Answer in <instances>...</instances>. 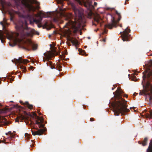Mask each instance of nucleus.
Wrapping results in <instances>:
<instances>
[{
  "label": "nucleus",
  "instance_id": "f03ea898",
  "mask_svg": "<svg viewBox=\"0 0 152 152\" xmlns=\"http://www.w3.org/2000/svg\"><path fill=\"white\" fill-rule=\"evenodd\" d=\"M116 92L117 100L115 101L112 104L114 115L118 116L121 113V115H125L130 111L127 108L126 101L122 98V92L121 91L117 90Z\"/></svg>",
  "mask_w": 152,
  "mask_h": 152
},
{
  "label": "nucleus",
  "instance_id": "cd10ccee",
  "mask_svg": "<svg viewBox=\"0 0 152 152\" xmlns=\"http://www.w3.org/2000/svg\"><path fill=\"white\" fill-rule=\"evenodd\" d=\"M34 67L31 66H30V67H29V69L32 70L34 69Z\"/></svg>",
  "mask_w": 152,
  "mask_h": 152
},
{
  "label": "nucleus",
  "instance_id": "72a5a7b5",
  "mask_svg": "<svg viewBox=\"0 0 152 152\" xmlns=\"http://www.w3.org/2000/svg\"><path fill=\"white\" fill-rule=\"evenodd\" d=\"M124 97H126V98H127V97H128V95L127 94H124Z\"/></svg>",
  "mask_w": 152,
  "mask_h": 152
},
{
  "label": "nucleus",
  "instance_id": "58836bf2",
  "mask_svg": "<svg viewBox=\"0 0 152 152\" xmlns=\"http://www.w3.org/2000/svg\"><path fill=\"white\" fill-rule=\"evenodd\" d=\"M59 10H66V9H65V8H64L63 9H62V8H60L59 9Z\"/></svg>",
  "mask_w": 152,
  "mask_h": 152
},
{
  "label": "nucleus",
  "instance_id": "37998d69",
  "mask_svg": "<svg viewBox=\"0 0 152 152\" xmlns=\"http://www.w3.org/2000/svg\"><path fill=\"white\" fill-rule=\"evenodd\" d=\"M120 27H122V25L121 24L120 25Z\"/></svg>",
  "mask_w": 152,
  "mask_h": 152
},
{
  "label": "nucleus",
  "instance_id": "20e7f679",
  "mask_svg": "<svg viewBox=\"0 0 152 152\" xmlns=\"http://www.w3.org/2000/svg\"><path fill=\"white\" fill-rule=\"evenodd\" d=\"M0 23L2 26L3 29L4 30V32L1 30H0V39L1 40V42L4 43V40L6 37L4 34H6L8 39L12 40L13 41V43L10 42L9 45L12 47L16 45L19 40L17 37H14L13 33H10L5 29V26L2 22H0Z\"/></svg>",
  "mask_w": 152,
  "mask_h": 152
},
{
  "label": "nucleus",
  "instance_id": "de8ad7c7",
  "mask_svg": "<svg viewBox=\"0 0 152 152\" xmlns=\"http://www.w3.org/2000/svg\"><path fill=\"white\" fill-rule=\"evenodd\" d=\"M50 37V35H49V37Z\"/></svg>",
  "mask_w": 152,
  "mask_h": 152
},
{
  "label": "nucleus",
  "instance_id": "4be33fe9",
  "mask_svg": "<svg viewBox=\"0 0 152 152\" xmlns=\"http://www.w3.org/2000/svg\"><path fill=\"white\" fill-rule=\"evenodd\" d=\"M48 65V66H50L52 69H55V66L53 65L51 61H49V64Z\"/></svg>",
  "mask_w": 152,
  "mask_h": 152
},
{
  "label": "nucleus",
  "instance_id": "a19ab883",
  "mask_svg": "<svg viewBox=\"0 0 152 152\" xmlns=\"http://www.w3.org/2000/svg\"><path fill=\"white\" fill-rule=\"evenodd\" d=\"M93 25H95L96 26V24H95V23H93Z\"/></svg>",
  "mask_w": 152,
  "mask_h": 152
},
{
  "label": "nucleus",
  "instance_id": "423d86ee",
  "mask_svg": "<svg viewBox=\"0 0 152 152\" xmlns=\"http://www.w3.org/2000/svg\"><path fill=\"white\" fill-rule=\"evenodd\" d=\"M33 115L35 116V118L37 119L35 121V124H37L39 128H42V129H38V128H37V130L35 131H34L31 129L32 134L34 136L36 135H41L45 131L44 126L42 124L43 121V119L42 118L37 116L35 113H34Z\"/></svg>",
  "mask_w": 152,
  "mask_h": 152
},
{
  "label": "nucleus",
  "instance_id": "2f4dec72",
  "mask_svg": "<svg viewBox=\"0 0 152 152\" xmlns=\"http://www.w3.org/2000/svg\"><path fill=\"white\" fill-rule=\"evenodd\" d=\"M149 144H150V145H152V139L151 140Z\"/></svg>",
  "mask_w": 152,
  "mask_h": 152
},
{
  "label": "nucleus",
  "instance_id": "c9c22d12",
  "mask_svg": "<svg viewBox=\"0 0 152 152\" xmlns=\"http://www.w3.org/2000/svg\"><path fill=\"white\" fill-rule=\"evenodd\" d=\"M97 4V3L96 2H94V5L95 6H96Z\"/></svg>",
  "mask_w": 152,
  "mask_h": 152
},
{
  "label": "nucleus",
  "instance_id": "9b49d317",
  "mask_svg": "<svg viewBox=\"0 0 152 152\" xmlns=\"http://www.w3.org/2000/svg\"><path fill=\"white\" fill-rule=\"evenodd\" d=\"M15 62L16 63L19 64V67L22 70V71L25 72L26 71L25 67L23 66L21 64H26L29 62V61L27 59H23L21 57H19L18 59H15Z\"/></svg>",
  "mask_w": 152,
  "mask_h": 152
},
{
  "label": "nucleus",
  "instance_id": "8fccbe9b",
  "mask_svg": "<svg viewBox=\"0 0 152 152\" xmlns=\"http://www.w3.org/2000/svg\"><path fill=\"white\" fill-rule=\"evenodd\" d=\"M41 114V113L39 114V115H40Z\"/></svg>",
  "mask_w": 152,
  "mask_h": 152
},
{
  "label": "nucleus",
  "instance_id": "2eb2a0df",
  "mask_svg": "<svg viewBox=\"0 0 152 152\" xmlns=\"http://www.w3.org/2000/svg\"><path fill=\"white\" fill-rule=\"evenodd\" d=\"M148 139V137H145L142 140L139 141L138 142V143L142 145L143 146H146L147 144Z\"/></svg>",
  "mask_w": 152,
  "mask_h": 152
},
{
  "label": "nucleus",
  "instance_id": "6ab92c4d",
  "mask_svg": "<svg viewBox=\"0 0 152 152\" xmlns=\"http://www.w3.org/2000/svg\"><path fill=\"white\" fill-rule=\"evenodd\" d=\"M25 105H26V107L29 109L31 110L33 109V105L32 104H29L28 102H25Z\"/></svg>",
  "mask_w": 152,
  "mask_h": 152
},
{
  "label": "nucleus",
  "instance_id": "bb28decb",
  "mask_svg": "<svg viewBox=\"0 0 152 152\" xmlns=\"http://www.w3.org/2000/svg\"><path fill=\"white\" fill-rule=\"evenodd\" d=\"M3 21H4V24L6 25H7L8 23H7V20L5 18H3Z\"/></svg>",
  "mask_w": 152,
  "mask_h": 152
},
{
  "label": "nucleus",
  "instance_id": "49530a36",
  "mask_svg": "<svg viewBox=\"0 0 152 152\" xmlns=\"http://www.w3.org/2000/svg\"><path fill=\"white\" fill-rule=\"evenodd\" d=\"M32 63H34V61H32Z\"/></svg>",
  "mask_w": 152,
  "mask_h": 152
},
{
  "label": "nucleus",
  "instance_id": "393cba45",
  "mask_svg": "<svg viewBox=\"0 0 152 152\" xmlns=\"http://www.w3.org/2000/svg\"><path fill=\"white\" fill-rule=\"evenodd\" d=\"M57 69L59 71H61L62 66L59 64L57 65Z\"/></svg>",
  "mask_w": 152,
  "mask_h": 152
},
{
  "label": "nucleus",
  "instance_id": "f8f14e48",
  "mask_svg": "<svg viewBox=\"0 0 152 152\" xmlns=\"http://www.w3.org/2000/svg\"><path fill=\"white\" fill-rule=\"evenodd\" d=\"M130 31V30L127 28L123 31V34L122 32H120V34L122 35V38L124 41H129L128 35Z\"/></svg>",
  "mask_w": 152,
  "mask_h": 152
},
{
  "label": "nucleus",
  "instance_id": "412c9836",
  "mask_svg": "<svg viewBox=\"0 0 152 152\" xmlns=\"http://www.w3.org/2000/svg\"><path fill=\"white\" fill-rule=\"evenodd\" d=\"M146 152H152V145L149 144L148 148L146 150Z\"/></svg>",
  "mask_w": 152,
  "mask_h": 152
},
{
  "label": "nucleus",
  "instance_id": "4c0bfd02",
  "mask_svg": "<svg viewBox=\"0 0 152 152\" xmlns=\"http://www.w3.org/2000/svg\"><path fill=\"white\" fill-rule=\"evenodd\" d=\"M106 10H113V9H110V8H107Z\"/></svg>",
  "mask_w": 152,
  "mask_h": 152
},
{
  "label": "nucleus",
  "instance_id": "dca6fc26",
  "mask_svg": "<svg viewBox=\"0 0 152 152\" xmlns=\"http://www.w3.org/2000/svg\"><path fill=\"white\" fill-rule=\"evenodd\" d=\"M43 61L45 62L46 61H48V62L46 63L47 65V66H48V64H49V61H50L51 58V56L50 55H47L44 58L43 57Z\"/></svg>",
  "mask_w": 152,
  "mask_h": 152
},
{
  "label": "nucleus",
  "instance_id": "39448f33",
  "mask_svg": "<svg viewBox=\"0 0 152 152\" xmlns=\"http://www.w3.org/2000/svg\"><path fill=\"white\" fill-rule=\"evenodd\" d=\"M65 10H56L55 12V17L57 18H59L61 16H64L66 18V19L67 20L66 23L65 27L69 28L73 26L74 24L73 21L71 20V19L73 17L72 14L70 13H68L64 12Z\"/></svg>",
  "mask_w": 152,
  "mask_h": 152
},
{
  "label": "nucleus",
  "instance_id": "aec40b11",
  "mask_svg": "<svg viewBox=\"0 0 152 152\" xmlns=\"http://www.w3.org/2000/svg\"><path fill=\"white\" fill-rule=\"evenodd\" d=\"M6 135L9 134L10 135V137L11 138H13L15 137V135L13 134L10 131L8 133H6Z\"/></svg>",
  "mask_w": 152,
  "mask_h": 152
},
{
  "label": "nucleus",
  "instance_id": "3c124183",
  "mask_svg": "<svg viewBox=\"0 0 152 152\" xmlns=\"http://www.w3.org/2000/svg\"><path fill=\"white\" fill-rule=\"evenodd\" d=\"M125 4H126V2H125Z\"/></svg>",
  "mask_w": 152,
  "mask_h": 152
},
{
  "label": "nucleus",
  "instance_id": "0eeeda50",
  "mask_svg": "<svg viewBox=\"0 0 152 152\" xmlns=\"http://www.w3.org/2000/svg\"><path fill=\"white\" fill-rule=\"evenodd\" d=\"M21 2L28 10H38L40 8L39 3L36 0H21Z\"/></svg>",
  "mask_w": 152,
  "mask_h": 152
},
{
  "label": "nucleus",
  "instance_id": "a211bd4d",
  "mask_svg": "<svg viewBox=\"0 0 152 152\" xmlns=\"http://www.w3.org/2000/svg\"><path fill=\"white\" fill-rule=\"evenodd\" d=\"M18 120L15 119V121L18 122L19 120H20V121L24 120L26 119H27L26 117L23 115H20L18 116Z\"/></svg>",
  "mask_w": 152,
  "mask_h": 152
},
{
  "label": "nucleus",
  "instance_id": "a18cd8bd",
  "mask_svg": "<svg viewBox=\"0 0 152 152\" xmlns=\"http://www.w3.org/2000/svg\"><path fill=\"white\" fill-rule=\"evenodd\" d=\"M54 33H56V32L55 31H54Z\"/></svg>",
  "mask_w": 152,
  "mask_h": 152
},
{
  "label": "nucleus",
  "instance_id": "7ed1b4c3",
  "mask_svg": "<svg viewBox=\"0 0 152 152\" xmlns=\"http://www.w3.org/2000/svg\"><path fill=\"white\" fill-rule=\"evenodd\" d=\"M92 10H86L85 14L83 13V10H73V12L75 18L79 20H82L85 15L89 18H94V21L98 23H100V21L102 20L101 16L96 12H93Z\"/></svg>",
  "mask_w": 152,
  "mask_h": 152
},
{
  "label": "nucleus",
  "instance_id": "09e8293b",
  "mask_svg": "<svg viewBox=\"0 0 152 152\" xmlns=\"http://www.w3.org/2000/svg\"><path fill=\"white\" fill-rule=\"evenodd\" d=\"M0 106H1V103H0Z\"/></svg>",
  "mask_w": 152,
  "mask_h": 152
},
{
  "label": "nucleus",
  "instance_id": "7c9ffc66",
  "mask_svg": "<svg viewBox=\"0 0 152 152\" xmlns=\"http://www.w3.org/2000/svg\"><path fill=\"white\" fill-rule=\"evenodd\" d=\"M146 76H145V75H143V80H145L146 78Z\"/></svg>",
  "mask_w": 152,
  "mask_h": 152
},
{
  "label": "nucleus",
  "instance_id": "c756f323",
  "mask_svg": "<svg viewBox=\"0 0 152 152\" xmlns=\"http://www.w3.org/2000/svg\"><path fill=\"white\" fill-rule=\"evenodd\" d=\"M94 121V119L93 118H90V121Z\"/></svg>",
  "mask_w": 152,
  "mask_h": 152
},
{
  "label": "nucleus",
  "instance_id": "79ce46f5",
  "mask_svg": "<svg viewBox=\"0 0 152 152\" xmlns=\"http://www.w3.org/2000/svg\"><path fill=\"white\" fill-rule=\"evenodd\" d=\"M136 94V93H134V94H133V95H134V96H135V95H135V94Z\"/></svg>",
  "mask_w": 152,
  "mask_h": 152
},
{
  "label": "nucleus",
  "instance_id": "5701e85b",
  "mask_svg": "<svg viewBox=\"0 0 152 152\" xmlns=\"http://www.w3.org/2000/svg\"><path fill=\"white\" fill-rule=\"evenodd\" d=\"M150 114H148L147 115V117L149 119L152 118V110H151L150 111Z\"/></svg>",
  "mask_w": 152,
  "mask_h": 152
},
{
  "label": "nucleus",
  "instance_id": "e433bc0d",
  "mask_svg": "<svg viewBox=\"0 0 152 152\" xmlns=\"http://www.w3.org/2000/svg\"><path fill=\"white\" fill-rule=\"evenodd\" d=\"M47 54H46V53H44V56H45H45H47Z\"/></svg>",
  "mask_w": 152,
  "mask_h": 152
},
{
  "label": "nucleus",
  "instance_id": "c85d7f7f",
  "mask_svg": "<svg viewBox=\"0 0 152 152\" xmlns=\"http://www.w3.org/2000/svg\"><path fill=\"white\" fill-rule=\"evenodd\" d=\"M20 102L22 105H25V103H23L22 101H20Z\"/></svg>",
  "mask_w": 152,
  "mask_h": 152
},
{
  "label": "nucleus",
  "instance_id": "b1692460",
  "mask_svg": "<svg viewBox=\"0 0 152 152\" xmlns=\"http://www.w3.org/2000/svg\"><path fill=\"white\" fill-rule=\"evenodd\" d=\"M69 4H70L71 5V6L74 9L73 10H76V9H75V6L74 3H73L72 2H69V3H68Z\"/></svg>",
  "mask_w": 152,
  "mask_h": 152
},
{
  "label": "nucleus",
  "instance_id": "4468645a",
  "mask_svg": "<svg viewBox=\"0 0 152 152\" xmlns=\"http://www.w3.org/2000/svg\"><path fill=\"white\" fill-rule=\"evenodd\" d=\"M7 121V119L4 117L0 118V126H6L9 124V122Z\"/></svg>",
  "mask_w": 152,
  "mask_h": 152
},
{
  "label": "nucleus",
  "instance_id": "f704fd0d",
  "mask_svg": "<svg viewBox=\"0 0 152 152\" xmlns=\"http://www.w3.org/2000/svg\"><path fill=\"white\" fill-rule=\"evenodd\" d=\"M102 41L104 42H105L106 41V39L104 38V39H103V40H102Z\"/></svg>",
  "mask_w": 152,
  "mask_h": 152
},
{
  "label": "nucleus",
  "instance_id": "f257e3e1",
  "mask_svg": "<svg viewBox=\"0 0 152 152\" xmlns=\"http://www.w3.org/2000/svg\"><path fill=\"white\" fill-rule=\"evenodd\" d=\"M35 10H18L15 12L20 17L23 18L19 20L15 24V28L18 32L16 34L17 37L20 36L23 39L30 35V33L28 31V28L27 26V23L25 18L29 20L30 23L33 22L37 23H39V20L35 19V17H37V15L34 14L33 13Z\"/></svg>",
  "mask_w": 152,
  "mask_h": 152
},
{
  "label": "nucleus",
  "instance_id": "6e6552de",
  "mask_svg": "<svg viewBox=\"0 0 152 152\" xmlns=\"http://www.w3.org/2000/svg\"><path fill=\"white\" fill-rule=\"evenodd\" d=\"M115 13L118 16V20H116L114 17L111 15H110L111 16L112 18V23L106 25H105L106 27L110 29H112L113 27H116L117 23L119 22L121 18V16L120 15V13L118 12L117 11H115Z\"/></svg>",
  "mask_w": 152,
  "mask_h": 152
},
{
  "label": "nucleus",
  "instance_id": "f3484780",
  "mask_svg": "<svg viewBox=\"0 0 152 152\" xmlns=\"http://www.w3.org/2000/svg\"><path fill=\"white\" fill-rule=\"evenodd\" d=\"M69 41H70L72 44L75 45H77L78 44V42L77 40L75 38H71Z\"/></svg>",
  "mask_w": 152,
  "mask_h": 152
},
{
  "label": "nucleus",
  "instance_id": "603ef678",
  "mask_svg": "<svg viewBox=\"0 0 152 152\" xmlns=\"http://www.w3.org/2000/svg\"><path fill=\"white\" fill-rule=\"evenodd\" d=\"M112 90H113V88H112Z\"/></svg>",
  "mask_w": 152,
  "mask_h": 152
},
{
  "label": "nucleus",
  "instance_id": "1a4fd4ad",
  "mask_svg": "<svg viewBox=\"0 0 152 152\" xmlns=\"http://www.w3.org/2000/svg\"><path fill=\"white\" fill-rule=\"evenodd\" d=\"M21 47L23 49L28 50H31L32 49L33 50H35L37 49V45L29 41L25 42L23 45H21Z\"/></svg>",
  "mask_w": 152,
  "mask_h": 152
},
{
  "label": "nucleus",
  "instance_id": "473e14b6",
  "mask_svg": "<svg viewBox=\"0 0 152 152\" xmlns=\"http://www.w3.org/2000/svg\"><path fill=\"white\" fill-rule=\"evenodd\" d=\"M147 77L148 78V80H149L150 79V76L149 74L147 76Z\"/></svg>",
  "mask_w": 152,
  "mask_h": 152
},
{
  "label": "nucleus",
  "instance_id": "a878e982",
  "mask_svg": "<svg viewBox=\"0 0 152 152\" xmlns=\"http://www.w3.org/2000/svg\"><path fill=\"white\" fill-rule=\"evenodd\" d=\"M80 53L82 55H83L84 54V53H85L84 50H79Z\"/></svg>",
  "mask_w": 152,
  "mask_h": 152
},
{
  "label": "nucleus",
  "instance_id": "ea45409f",
  "mask_svg": "<svg viewBox=\"0 0 152 152\" xmlns=\"http://www.w3.org/2000/svg\"><path fill=\"white\" fill-rule=\"evenodd\" d=\"M10 80L12 82V81H13V80H12V79H11Z\"/></svg>",
  "mask_w": 152,
  "mask_h": 152
},
{
  "label": "nucleus",
  "instance_id": "9d476101",
  "mask_svg": "<svg viewBox=\"0 0 152 152\" xmlns=\"http://www.w3.org/2000/svg\"><path fill=\"white\" fill-rule=\"evenodd\" d=\"M81 5H83L87 8V10H91L93 8L94 6L92 5L91 0H75Z\"/></svg>",
  "mask_w": 152,
  "mask_h": 152
},
{
  "label": "nucleus",
  "instance_id": "ddd939ff",
  "mask_svg": "<svg viewBox=\"0 0 152 152\" xmlns=\"http://www.w3.org/2000/svg\"><path fill=\"white\" fill-rule=\"evenodd\" d=\"M2 13L4 15L6 14H8L10 16V20L11 21H12L14 18V12L13 11H10L11 10H1ZM13 11V10H12Z\"/></svg>",
  "mask_w": 152,
  "mask_h": 152
},
{
  "label": "nucleus",
  "instance_id": "c03bdc74",
  "mask_svg": "<svg viewBox=\"0 0 152 152\" xmlns=\"http://www.w3.org/2000/svg\"><path fill=\"white\" fill-rule=\"evenodd\" d=\"M129 0H126V1H129Z\"/></svg>",
  "mask_w": 152,
  "mask_h": 152
}]
</instances>
